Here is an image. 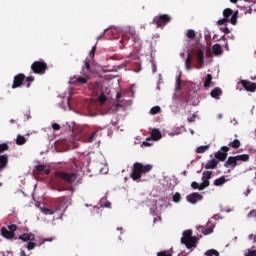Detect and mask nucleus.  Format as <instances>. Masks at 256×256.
<instances>
[{
	"instance_id": "1",
	"label": "nucleus",
	"mask_w": 256,
	"mask_h": 256,
	"mask_svg": "<svg viewBox=\"0 0 256 256\" xmlns=\"http://www.w3.org/2000/svg\"><path fill=\"white\" fill-rule=\"evenodd\" d=\"M152 169L153 166L151 164L143 165L140 162H135L133 164L132 172L130 174L131 179H133V181H139L142 174L149 173Z\"/></svg>"
},
{
	"instance_id": "2",
	"label": "nucleus",
	"mask_w": 256,
	"mask_h": 256,
	"mask_svg": "<svg viewBox=\"0 0 256 256\" xmlns=\"http://www.w3.org/2000/svg\"><path fill=\"white\" fill-rule=\"evenodd\" d=\"M182 235V245H185L187 249H195L197 247V237L193 236V230H185Z\"/></svg>"
},
{
	"instance_id": "3",
	"label": "nucleus",
	"mask_w": 256,
	"mask_h": 256,
	"mask_svg": "<svg viewBox=\"0 0 256 256\" xmlns=\"http://www.w3.org/2000/svg\"><path fill=\"white\" fill-rule=\"evenodd\" d=\"M26 81V87L29 89L31 87V83L35 81L34 76H28L25 77V74L19 73L16 76H14L13 84H12V89H18V87H21L23 83Z\"/></svg>"
},
{
	"instance_id": "4",
	"label": "nucleus",
	"mask_w": 256,
	"mask_h": 256,
	"mask_svg": "<svg viewBox=\"0 0 256 256\" xmlns=\"http://www.w3.org/2000/svg\"><path fill=\"white\" fill-rule=\"evenodd\" d=\"M239 161L247 163V161H249V154H241L228 157L227 161L224 163V167H226V169H235V167L239 165Z\"/></svg>"
},
{
	"instance_id": "5",
	"label": "nucleus",
	"mask_w": 256,
	"mask_h": 256,
	"mask_svg": "<svg viewBox=\"0 0 256 256\" xmlns=\"http://www.w3.org/2000/svg\"><path fill=\"white\" fill-rule=\"evenodd\" d=\"M69 83L70 85H74V87H83V85L89 83V73L80 72V74L70 77Z\"/></svg>"
},
{
	"instance_id": "6",
	"label": "nucleus",
	"mask_w": 256,
	"mask_h": 256,
	"mask_svg": "<svg viewBox=\"0 0 256 256\" xmlns=\"http://www.w3.org/2000/svg\"><path fill=\"white\" fill-rule=\"evenodd\" d=\"M152 23L153 25H156V27L163 29L165 25L171 23V16H169L168 14H161L155 16Z\"/></svg>"
},
{
	"instance_id": "7",
	"label": "nucleus",
	"mask_w": 256,
	"mask_h": 256,
	"mask_svg": "<svg viewBox=\"0 0 256 256\" xmlns=\"http://www.w3.org/2000/svg\"><path fill=\"white\" fill-rule=\"evenodd\" d=\"M56 177L58 179H61L62 181H65V183H68V185H73L75 181H77V174L75 173H67V172H56Z\"/></svg>"
},
{
	"instance_id": "8",
	"label": "nucleus",
	"mask_w": 256,
	"mask_h": 256,
	"mask_svg": "<svg viewBox=\"0 0 256 256\" xmlns=\"http://www.w3.org/2000/svg\"><path fill=\"white\" fill-rule=\"evenodd\" d=\"M31 71L35 73V75H45L47 71V63L44 61H35L31 65Z\"/></svg>"
},
{
	"instance_id": "9",
	"label": "nucleus",
	"mask_w": 256,
	"mask_h": 256,
	"mask_svg": "<svg viewBox=\"0 0 256 256\" xmlns=\"http://www.w3.org/2000/svg\"><path fill=\"white\" fill-rule=\"evenodd\" d=\"M239 15V11H233L231 8H226L223 10L224 19L228 20L231 25H237V17Z\"/></svg>"
},
{
	"instance_id": "10",
	"label": "nucleus",
	"mask_w": 256,
	"mask_h": 256,
	"mask_svg": "<svg viewBox=\"0 0 256 256\" xmlns=\"http://www.w3.org/2000/svg\"><path fill=\"white\" fill-rule=\"evenodd\" d=\"M161 137H163L161 135V131H159L158 129H153L151 132V137H148L146 139V141H144L142 143V147H151V145H153V144L149 143V141H159V139H161Z\"/></svg>"
},
{
	"instance_id": "11",
	"label": "nucleus",
	"mask_w": 256,
	"mask_h": 256,
	"mask_svg": "<svg viewBox=\"0 0 256 256\" xmlns=\"http://www.w3.org/2000/svg\"><path fill=\"white\" fill-rule=\"evenodd\" d=\"M229 153V147L222 146L221 149L215 153L216 161H225L227 159V155Z\"/></svg>"
},
{
	"instance_id": "12",
	"label": "nucleus",
	"mask_w": 256,
	"mask_h": 256,
	"mask_svg": "<svg viewBox=\"0 0 256 256\" xmlns=\"http://www.w3.org/2000/svg\"><path fill=\"white\" fill-rule=\"evenodd\" d=\"M186 200L188 201V203L195 205L196 203H199V201H203V195L197 192H193L186 196Z\"/></svg>"
},
{
	"instance_id": "13",
	"label": "nucleus",
	"mask_w": 256,
	"mask_h": 256,
	"mask_svg": "<svg viewBox=\"0 0 256 256\" xmlns=\"http://www.w3.org/2000/svg\"><path fill=\"white\" fill-rule=\"evenodd\" d=\"M196 60L198 66H195V69H203V65H205V53L203 50L199 49L196 52Z\"/></svg>"
},
{
	"instance_id": "14",
	"label": "nucleus",
	"mask_w": 256,
	"mask_h": 256,
	"mask_svg": "<svg viewBox=\"0 0 256 256\" xmlns=\"http://www.w3.org/2000/svg\"><path fill=\"white\" fill-rule=\"evenodd\" d=\"M240 83L246 91H249L250 93H255L256 83H253V82L248 81V80H241Z\"/></svg>"
},
{
	"instance_id": "15",
	"label": "nucleus",
	"mask_w": 256,
	"mask_h": 256,
	"mask_svg": "<svg viewBox=\"0 0 256 256\" xmlns=\"http://www.w3.org/2000/svg\"><path fill=\"white\" fill-rule=\"evenodd\" d=\"M89 89L94 93V95H99L101 92H103V86L99 82H91L89 84Z\"/></svg>"
},
{
	"instance_id": "16",
	"label": "nucleus",
	"mask_w": 256,
	"mask_h": 256,
	"mask_svg": "<svg viewBox=\"0 0 256 256\" xmlns=\"http://www.w3.org/2000/svg\"><path fill=\"white\" fill-rule=\"evenodd\" d=\"M20 241L24 243H29L30 241H35V234L33 233H24L19 236Z\"/></svg>"
},
{
	"instance_id": "17",
	"label": "nucleus",
	"mask_w": 256,
	"mask_h": 256,
	"mask_svg": "<svg viewBox=\"0 0 256 256\" xmlns=\"http://www.w3.org/2000/svg\"><path fill=\"white\" fill-rule=\"evenodd\" d=\"M1 235L4 239H13L15 237V233L10 232L6 227L1 228Z\"/></svg>"
},
{
	"instance_id": "18",
	"label": "nucleus",
	"mask_w": 256,
	"mask_h": 256,
	"mask_svg": "<svg viewBox=\"0 0 256 256\" xmlns=\"http://www.w3.org/2000/svg\"><path fill=\"white\" fill-rule=\"evenodd\" d=\"M210 95L213 99H220L221 95H223V90L219 87H216L210 92Z\"/></svg>"
},
{
	"instance_id": "19",
	"label": "nucleus",
	"mask_w": 256,
	"mask_h": 256,
	"mask_svg": "<svg viewBox=\"0 0 256 256\" xmlns=\"http://www.w3.org/2000/svg\"><path fill=\"white\" fill-rule=\"evenodd\" d=\"M212 53L216 56L223 55V49L221 48V44H214L212 46Z\"/></svg>"
},
{
	"instance_id": "20",
	"label": "nucleus",
	"mask_w": 256,
	"mask_h": 256,
	"mask_svg": "<svg viewBox=\"0 0 256 256\" xmlns=\"http://www.w3.org/2000/svg\"><path fill=\"white\" fill-rule=\"evenodd\" d=\"M217 165H219V161L217 159H212L206 163L205 169H215Z\"/></svg>"
},
{
	"instance_id": "21",
	"label": "nucleus",
	"mask_w": 256,
	"mask_h": 256,
	"mask_svg": "<svg viewBox=\"0 0 256 256\" xmlns=\"http://www.w3.org/2000/svg\"><path fill=\"white\" fill-rule=\"evenodd\" d=\"M56 201H57L58 207L61 208V207H65V205H67L69 198H67V196H62L60 198H57Z\"/></svg>"
},
{
	"instance_id": "22",
	"label": "nucleus",
	"mask_w": 256,
	"mask_h": 256,
	"mask_svg": "<svg viewBox=\"0 0 256 256\" xmlns=\"http://www.w3.org/2000/svg\"><path fill=\"white\" fill-rule=\"evenodd\" d=\"M7 163H9L7 155H0V169H5V167H7Z\"/></svg>"
},
{
	"instance_id": "23",
	"label": "nucleus",
	"mask_w": 256,
	"mask_h": 256,
	"mask_svg": "<svg viewBox=\"0 0 256 256\" xmlns=\"http://www.w3.org/2000/svg\"><path fill=\"white\" fill-rule=\"evenodd\" d=\"M213 83V75L207 74L205 80H204V87L205 89H209L211 87V84Z\"/></svg>"
},
{
	"instance_id": "24",
	"label": "nucleus",
	"mask_w": 256,
	"mask_h": 256,
	"mask_svg": "<svg viewBox=\"0 0 256 256\" xmlns=\"http://www.w3.org/2000/svg\"><path fill=\"white\" fill-rule=\"evenodd\" d=\"M227 180H225V176H221L214 180V185L216 187H221V185H225Z\"/></svg>"
},
{
	"instance_id": "25",
	"label": "nucleus",
	"mask_w": 256,
	"mask_h": 256,
	"mask_svg": "<svg viewBox=\"0 0 256 256\" xmlns=\"http://www.w3.org/2000/svg\"><path fill=\"white\" fill-rule=\"evenodd\" d=\"M191 53L188 54L186 60H185V69L186 71H191L193 69V67H191Z\"/></svg>"
},
{
	"instance_id": "26",
	"label": "nucleus",
	"mask_w": 256,
	"mask_h": 256,
	"mask_svg": "<svg viewBox=\"0 0 256 256\" xmlns=\"http://www.w3.org/2000/svg\"><path fill=\"white\" fill-rule=\"evenodd\" d=\"M27 143V139L25 136L19 134L16 138V145H25Z\"/></svg>"
},
{
	"instance_id": "27",
	"label": "nucleus",
	"mask_w": 256,
	"mask_h": 256,
	"mask_svg": "<svg viewBox=\"0 0 256 256\" xmlns=\"http://www.w3.org/2000/svg\"><path fill=\"white\" fill-rule=\"evenodd\" d=\"M200 229L204 235H211V233H213L214 226H208L207 228L201 226Z\"/></svg>"
},
{
	"instance_id": "28",
	"label": "nucleus",
	"mask_w": 256,
	"mask_h": 256,
	"mask_svg": "<svg viewBox=\"0 0 256 256\" xmlns=\"http://www.w3.org/2000/svg\"><path fill=\"white\" fill-rule=\"evenodd\" d=\"M211 175H213V172L211 171H204L202 174V181H209V179H211Z\"/></svg>"
},
{
	"instance_id": "29",
	"label": "nucleus",
	"mask_w": 256,
	"mask_h": 256,
	"mask_svg": "<svg viewBox=\"0 0 256 256\" xmlns=\"http://www.w3.org/2000/svg\"><path fill=\"white\" fill-rule=\"evenodd\" d=\"M229 147H232V149H239L241 147V141H239V139H235L229 144Z\"/></svg>"
},
{
	"instance_id": "30",
	"label": "nucleus",
	"mask_w": 256,
	"mask_h": 256,
	"mask_svg": "<svg viewBox=\"0 0 256 256\" xmlns=\"http://www.w3.org/2000/svg\"><path fill=\"white\" fill-rule=\"evenodd\" d=\"M87 71H91V64L89 63V60L84 61V67H82L81 73H87Z\"/></svg>"
},
{
	"instance_id": "31",
	"label": "nucleus",
	"mask_w": 256,
	"mask_h": 256,
	"mask_svg": "<svg viewBox=\"0 0 256 256\" xmlns=\"http://www.w3.org/2000/svg\"><path fill=\"white\" fill-rule=\"evenodd\" d=\"M209 185H211L209 181H204V182L202 181V183L198 185V190L203 191L204 189H207Z\"/></svg>"
},
{
	"instance_id": "32",
	"label": "nucleus",
	"mask_w": 256,
	"mask_h": 256,
	"mask_svg": "<svg viewBox=\"0 0 256 256\" xmlns=\"http://www.w3.org/2000/svg\"><path fill=\"white\" fill-rule=\"evenodd\" d=\"M98 101L101 103V105H104V103L107 101V96H105L104 92H100V95L98 96Z\"/></svg>"
},
{
	"instance_id": "33",
	"label": "nucleus",
	"mask_w": 256,
	"mask_h": 256,
	"mask_svg": "<svg viewBox=\"0 0 256 256\" xmlns=\"http://www.w3.org/2000/svg\"><path fill=\"white\" fill-rule=\"evenodd\" d=\"M157 113H161V107L154 106L150 110V115H157Z\"/></svg>"
},
{
	"instance_id": "34",
	"label": "nucleus",
	"mask_w": 256,
	"mask_h": 256,
	"mask_svg": "<svg viewBox=\"0 0 256 256\" xmlns=\"http://www.w3.org/2000/svg\"><path fill=\"white\" fill-rule=\"evenodd\" d=\"M186 35L188 39H195V37L197 36V34L195 33V30L193 29L188 30Z\"/></svg>"
},
{
	"instance_id": "35",
	"label": "nucleus",
	"mask_w": 256,
	"mask_h": 256,
	"mask_svg": "<svg viewBox=\"0 0 256 256\" xmlns=\"http://www.w3.org/2000/svg\"><path fill=\"white\" fill-rule=\"evenodd\" d=\"M205 255L206 256H213V255L219 256V252L215 249H210V250L205 252Z\"/></svg>"
},
{
	"instance_id": "36",
	"label": "nucleus",
	"mask_w": 256,
	"mask_h": 256,
	"mask_svg": "<svg viewBox=\"0 0 256 256\" xmlns=\"http://www.w3.org/2000/svg\"><path fill=\"white\" fill-rule=\"evenodd\" d=\"M5 151H9V144L7 143L0 144V154L5 153Z\"/></svg>"
},
{
	"instance_id": "37",
	"label": "nucleus",
	"mask_w": 256,
	"mask_h": 256,
	"mask_svg": "<svg viewBox=\"0 0 256 256\" xmlns=\"http://www.w3.org/2000/svg\"><path fill=\"white\" fill-rule=\"evenodd\" d=\"M35 247H37V244H35L33 241L28 242L26 245V249H28V251H33Z\"/></svg>"
},
{
	"instance_id": "38",
	"label": "nucleus",
	"mask_w": 256,
	"mask_h": 256,
	"mask_svg": "<svg viewBox=\"0 0 256 256\" xmlns=\"http://www.w3.org/2000/svg\"><path fill=\"white\" fill-rule=\"evenodd\" d=\"M46 168L47 166L40 164L35 166V171H37V173H43V171H45Z\"/></svg>"
},
{
	"instance_id": "39",
	"label": "nucleus",
	"mask_w": 256,
	"mask_h": 256,
	"mask_svg": "<svg viewBox=\"0 0 256 256\" xmlns=\"http://www.w3.org/2000/svg\"><path fill=\"white\" fill-rule=\"evenodd\" d=\"M207 149H209L208 145L200 146L196 149V153H205V151H207Z\"/></svg>"
},
{
	"instance_id": "40",
	"label": "nucleus",
	"mask_w": 256,
	"mask_h": 256,
	"mask_svg": "<svg viewBox=\"0 0 256 256\" xmlns=\"http://www.w3.org/2000/svg\"><path fill=\"white\" fill-rule=\"evenodd\" d=\"M176 91H181V74L176 79Z\"/></svg>"
},
{
	"instance_id": "41",
	"label": "nucleus",
	"mask_w": 256,
	"mask_h": 256,
	"mask_svg": "<svg viewBox=\"0 0 256 256\" xmlns=\"http://www.w3.org/2000/svg\"><path fill=\"white\" fill-rule=\"evenodd\" d=\"M181 201V194L179 192H176L174 195H173V202L174 203H179Z\"/></svg>"
},
{
	"instance_id": "42",
	"label": "nucleus",
	"mask_w": 256,
	"mask_h": 256,
	"mask_svg": "<svg viewBox=\"0 0 256 256\" xmlns=\"http://www.w3.org/2000/svg\"><path fill=\"white\" fill-rule=\"evenodd\" d=\"M95 137H97V132H93V133L89 136V138H88V140H87V143H93V141H95Z\"/></svg>"
},
{
	"instance_id": "43",
	"label": "nucleus",
	"mask_w": 256,
	"mask_h": 256,
	"mask_svg": "<svg viewBox=\"0 0 256 256\" xmlns=\"http://www.w3.org/2000/svg\"><path fill=\"white\" fill-rule=\"evenodd\" d=\"M43 213H45V215H55V211H53V209H49V208H44Z\"/></svg>"
},
{
	"instance_id": "44",
	"label": "nucleus",
	"mask_w": 256,
	"mask_h": 256,
	"mask_svg": "<svg viewBox=\"0 0 256 256\" xmlns=\"http://www.w3.org/2000/svg\"><path fill=\"white\" fill-rule=\"evenodd\" d=\"M157 256H173L169 251H161L157 253Z\"/></svg>"
},
{
	"instance_id": "45",
	"label": "nucleus",
	"mask_w": 256,
	"mask_h": 256,
	"mask_svg": "<svg viewBox=\"0 0 256 256\" xmlns=\"http://www.w3.org/2000/svg\"><path fill=\"white\" fill-rule=\"evenodd\" d=\"M8 229L10 233H15V231H17V225L11 224L8 226Z\"/></svg>"
},
{
	"instance_id": "46",
	"label": "nucleus",
	"mask_w": 256,
	"mask_h": 256,
	"mask_svg": "<svg viewBox=\"0 0 256 256\" xmlns=\"http://www.w3.org/2000/svg\"><path fill=\"white\" fill-rule=\"evenodd\" d=\"M225 23H230L228 19L222 18L218 20L217 25H225Z\"/></svg>"
},
{
	"instance_id": "47",
	"label": "nucleus",
	"mask_w": 256,
	"mask_h": 256,
	"mask_svg": "<svg viewBox=\"0 0 256 256\" xmlns=\"http://www.w3.org/2000/svg\"><path fill=\"white\" fill-rule=\"evenodd\" d=\"M52 129L54 131H59L61 129V125H59L58 123H53L52 124Z\"/></svg>"
},
{
	"instance_id": "48",
	"label": "nucleus",
	"mask_w": 256,
	"mask_h": 256,
	"mask_svg": "<svg viewBox=\"0 0 256 256\" xmlns=\"http://www.w3.org/2000/svg\"><path fill=\"white\" fill-rule=\"evenodd\" d=\"M220 31H222V33H225L226 35H229L231 33V31L227 27L221 28Z\"/></svg>"
},
{
	"instance_id": "49",
	"label": "nucleus",
	"mask_w": 256,
	"mask_h": 256,
	"mask_svg": "<svg viewBox=\"0 0 256 256\" xmlns=\"http://www.w3.org/2000/svg\"><path fill=\"white\" fill-rule=\"evenodd\" d=\"M245 256H256V250H249Z\"/></svg>"
},
{
	"instance_id": "50",
	"label": "nucleus",
	"mask_w": 256,
	"mask_h": 256,
	"mask_svg": "<svg viewBox=\"0 0 256 256\" xmlns=\"http://www.w3.org/2000/svg\"><path fill=\"white\" fill-rule=\"evenodd\" d=\"M97 51V46H93L92 47V49H91V51H90V55L92 56V57H95V52Z\"/></svg>"
},
{
	"instance_id": "51",
	"label": "nucleus",
	"mask_w": 256,
	"mask_h": 256,
	"mask_svg": "<svg viewBox=\"0 0 256 256\" xmlns=\"http://www.w3.org/2000/svg\"><path fill=\"white\" fill-rule=\"evenodd\" d=\"M191 187H192V189H199V183H197V182H192V183H191Z\"/></svg>"
},
{
	"instance_id": "52",
	"label": "nucleus",
	"mask_w": 256,
	"mask_h": 256,
	"mask_svg": "<svg viewBox=\"0 0 256 256\" xmlns=\"http://www.w3.org/2000/svg\"><path fill=\"white\" fill-rule=\"evenodd\" d=\"M114 105H115V107H123V104H122L121 100H116Z\"/></svg>"
},
{
	"instance_id": "53",
	"label": "nucleus",
	"mask_w": 256,
	"mask_h": 256,
	"mask_svg": "<svg viewBox=\"0 0 256 256\" xmlns=\"http://www.w3.org/2000/svg\"><path fill=\"white\" fill-rule=\"evenodd\" d=\"M248 217H256V210L250 211Z\"/></svg>"
},
{
	"instance_id": "54",
	"label": "nucleus",
	"mask_w": 256,
	"mask_h": 256,
	"mask_svg": "<svg viewBox=\"0 0 256 256\" xmlns=\"http://www.w3.org/2000/svg\"><path fill=\"white\" fill-rule=\"evenodd\" d=\"M132 39L134 43H139V38L137 37V35H132Z\"/></svg>"
},
{
	"instance_id": "55",
	"label": "nucleus",
	"mask_w": 256,
	"mask_h": 256,
	"mask_svg": "<svg viewBox=\"0 0 256 256\" xmlns=\"http://www.w3.org/2000/svg\"><path fill=\"white\" fill-rule=\"evenodd\" d=\"M108 31H109V29H105L104 32H103V34L100 35L97 39H98V40H99V39H103V37H105V33L108 32Z\"/></svg>"
},
{
	"instance_id": "56",
	"label": "nucleus",
	"mask_w": 256,
	"mask_h": 256,
	"mask_svg": "<svg viewBox=\"0 0 256 256\" xmlns=\"http://www.w3.org/2000/svg\"><path fill=\"white\" fill-rule=\"evenodd\" d=\"M47 241H53L52 238H49V239H44L40 244H39V247H41V245H43V243L47 242Z\"/></svg>"
},
{
	"instance_id": "57",
	"label": "nucleus",
	"mask_w": 256,
	"mask_h": 256,
	"mask_svg": "<svg viewBox=\"0 0 256 256\" xmlns=\"http://www.w3.org/2000/svg\"><path fill=\"white\" fill-rule=\"evenodd\" d=\"M189 123H193L195 121V116L188 118Z\"/></svg>"
},
{
	"instance_id": "58",
	"label": "nucleus",
	"mask_w": 256,
	"mask_h": 256,
	"mask_svg": "<svg viewBox=\"0 0 256 256\" xmlns=\"http://www.w3.org/2000/svg\"><path fill=\"white\" fill-rule=\"evenodd\" d=\"M44 173H45V175H49L51 173V170L50 169H44Z\"/></svg>"
},
{
	"instance_id": "59",
	"label": "nucleus",
	"mask_w": 256,
	"mask_h": 256,
	"mask_svg": "<svg viewBox=\"0 0 256 256\" xmlns=\"http://www.w3.org/2000/svg\"><path fill=\"white\" fill-rule=\"evenodd\" d=\"M20 255H21V256H27V253L25 252V250H22V251L20 252Z\"/></svg>"
},
{
	"instance_id": "60",
	"label": "nucleus",
	"mask_w": 256,
	"mask_h": 256,
	"mask_svg": "<svg viewBox=\"0 0 256 256\" xmlns=\"http://www.w3.org/2000/svg\"><path fill=\"white\" fill-rule=\"evenodd\" d=\"M56 191H59V192H61V191H65V188H61V187H59V188H56Z\"/></svg>"
},
{
	"instance_id": "61",
	"label": "nucleus",
	"mask_w": 256,
	"mask_h": 256,
	"mask_svg": "<svg viewBox=\"0 0 256 256\" xmlns=\"http://www.w3.org/2000/svg\"><path fill=\"white\" fill-rule=\"evenodd\" d=\"M121 97V93H117L116 94V99H118L117 101H119V98Z\"/></svg>"
},
{
	"instance_id": "62",
	"label": "nucleus",
	"mask_w": 256,
	"mask_h": 256,
	"mask_svg": "<svg viewBox=\"0 0 256 256\" xmlns=\"http://www.w3.org/2000/svg\"><path fill=\"white\" fill-rule=\"evenodd\" d=\"M104 207H111V203L110 202H107Z\"/></svg>"
},
{
	"instance_id": "63",
	"label": "nucleus",
	"mask_w": 256,
	"mask_h": 256,
	"mask_svg": "<svg viewBox=\"0 0 256 256\" xmlns=\"http://www.w3.org/2000/svg\"><path fill=\"white\" fill-rule=\"evenodd\" d=\"M237 1H239V0H230V3H237Z\"/></svg>"
},
{
	"instance_id": "64",
	"label": "nucleus",
	"mask_w": 256,
	"mask_h": 256,
	"mask_svg": "<svg viewBox=\"0 0 256 256\" xmlns=\"http://www.w3.org/2000/svg\"><path fill=\"white\" fill-rule=\"evenodd\" d=\"M122 41H127V36H123Z\"/></svg>"
}]
</instances>
